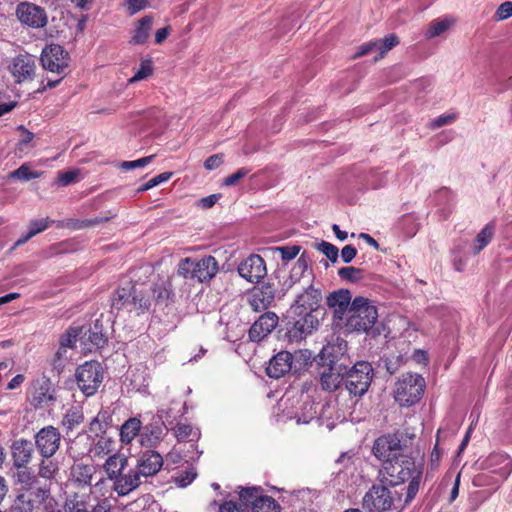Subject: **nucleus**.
Instances as JSON below:
<instances>
[{
    "mask_svg": "<svg viewBox=\"0 0 512 512\" xmlns=\"http://www.w3.org/2000/svg\"><path fill=\"white\" fill-rule=\"evenodd\" d=\"M320 292L313 286H309L303 293L299 294L295 300L297 308L303 309L300 314L306 311H313L319 303Z\"/></svg>",
    "mask_w": 512,
    "mask_h": 512,
    "instance_id": "7c9ffc66",
    "label": "nucleus"
},
{
    "mask_svg": "<svg viewBox=\"0 0 512 512\" xmlns=\"http://www.w3.org/2000/svg\"><path fill=\"white\" fill-rule=\"evenodd\" d=\"M63 512H90V494L73 492L65 497Z\"/></svg>",
    "mask_w": 512,
    "mask_h": 512,
    "instance_id": "bb28decb",
    "label": "nucleus"
},
{
    "mask_svg": "<svg viewBox=\"0 0 512 512\" xmlns=\"http://www.w3.org/2000/svg\"><path fill=\"white\" fill-rule=\"evenodd\" d=\"M392 492L384 485H373L363 497V507L369 512H384L394 502Z\"/></svg>",
    "mask_w": 512,
    "mask_h": 512,
    "instance_id": "9d476101",
    "label": "nucleus"
},
{
    "mask_svg": "<svg viewBox=\"0 0 512 512\" xmlns=\"http://www.w3.org/2000/svg\"><path fill=\"white\" fill-rule=\"evenodd\" d=\"M171 176H172L171 172L161 173V174L153 177L149 181H147L145 184H143V186L141 188H139L138 191H140V192L147 191L165 181H168L171 178Z\"/></svg>",
    "mask_w": 512,
    "mask_h": 512,
    "instance_id": "6e6d98bb",
    "label": "nucleus"
},
{
    "mask_svg": "<svg viewBox=\"0 0 512 512\" xmlns=\"http://www.w3.org/2000/svg\"><path fill=\"white\" fill-rule=\"evenodd\" d=\"M377 50L379 51V57L375 59L382 58L388 51L399 44V38L395 34H389L385 36L383 39L376 40Z\"/></svg>",
    "mask_w": 512,
    "mask_h": 512,
    "instance_id": "49530a36",
    "label": "nucleus"
},
{
    "mask_svg": "<svg viewBox=\"0 0 512 512\" xmlns=\"http://www.w3.org/2000/svg\"><path fill=\"white\" fill-rule=\"evenodd\" d=\"M272 250L276 253H279L283 261L288 262L298 255V253L300 252V247L297 245L282 246L274 247Z\"/></svg>",
    "mask_w": 512,
    "mask_h": 512,
    "instance_id": "603ef678",
    "label": "nucleus"
},
{
    "mask_svg": "<svg viewBox=\"0 0 512 512\" xmlns=\"http://www.w3.org/2000/svg\"><path fill=\"white\" fill-rule=\"evenodd\" d=\"M223 163V155L222 154H214L206 159L204 162V167L207 170H214L218 168Z\"/></svg>",
    "mask_w": 512,
    "mask_h": 512,
    "instance_id": "338daca9",
    "label": "nucleus"
},
{
    "mask_svg": "<svg viewBox=\"0 0 512 512\" xmlns=\"http://www.w3.org/2000/svg\"><path fill=\"white\" fill-rule=\"evenodd\" d=\"M83 333L82 327H72L67 332L62 335L60 339V348L58 349L56 356L61 358L63 353L66 352L67 348L76 347V342Z\"/></svg>",
    "mask_w": 512,
    "mask_h": 512,
    "instance_id": "c9c22d12",
    "label": "nucleus"
},
{
    "mask_svg": "<svg viewBox=\"0 0 512 512\" xmlns=\"http://www.w3.org/2000/svg\"><path fill=\"white\" fill-rule=\"evenodd\" d=\"M496 18L498 20H505L512 16V2L506 1L500 4V6L497 8Z\"/></svg>",
    "mask_w": 512,
    "mask_h": 512,
    "instance_id": "680f3d73",
    "label": "nucleus"
},
{
    "mask_svg": "<svg viewBox=\"0 0 512 512\" xmlns=\"http://www.w3.org/2000/svg\"><path fill=\"white\" fill-rule=\"evenodd\" d=\"M96 467L92 464L75 463L70 469L71 480L79 486H90Z\"/></svg>",
    "mask_w": 512,
    "mask_h": 512,
    "instance_id": "cd10ccee",
    "label": "nucleus"
},
{
    "mask_svg": "<svg viewBox=\"0 0 512 512\" xmlns=\"http://www.w3.org/2000/svg\"><path fill=\"white\" fill-rule=\"evenodd\" d=\"M318 250L322 252L331 262L335 263L338 259V248L326 241H322L317 246Z\"/></svg>",
    "mask_w": 512,
    "mask_h": 512,
    "instance_id": "5fc2aeb1",
    "label": "nucleus"
},
{
    "mask_svg": "<svg viewBox=\"0 0 512 512\" xmlns=\"http://www.w3.org/2000/svg\"><path fill=\"white\" fill-rule=\"evenodd\" d=\"M411 439L412 436L399 431L393 434L382 435L374 442L373 454L383 463L395 460L397 457L404 456L402 451L408 446V442Z\"/></svg>",
    "mask_w": 512,
    "mask_h": 512,
    "instance_id": "39448f33",
    "label": "nucleus"
},
{
    "mask_svg": "<svg viewBox=\"0 0 512 512\" xmlns=\"http://www.w3.org/2000/svg\"><path fill=\"white\" fill-rule=\"evenodd\" d=\"M33 445L27 439H18L12 443L11 455L16 468H24L32 460Z\"/></svg>",
    "mask_w": 512,
    "mask_h": 512,
    "instance_id": "a878e982",
    "label": "nucleus"
},
{
    "mask_svg": "<svg viewBox=\"0 0 512 512\" xmlns=\"http://www.w3.org/2000/svg\"><path fill=\"white\" fill-rule=\"evenodd\" d=\"M75 376L80 390L91 396L103 381V369L98 361H87L77 368Z\"/></svg>",
    "mask_w": 512,
    "mask_h": 512,
    "instance_id": "6e6552de",
    "label": "nucleus"
},
{
    "mask_svg": "<svg viewBox=\"0 0 512 512\" xmlns=\"http://www.w3.org/2000/svg\"><path fill=\"white\" fill-rule=\"evenodd\" d=\"M15 14L21 24L30 28H43L48 22L45 9L29 2L19 3Z\"/></svg>",
    "mask_w": 512,
    "mask_h": 512,
    "instance_id": "f8f14e48",
    "label": "nucleus"
},
{
    "mask_svg": "<svg viewBox=\"0 0 512 512\" xmlns=\"http://www.w3.org/2000/svg\"><path fill=\"white\" fill-rule=\"evenodd\" d=\"M79 171L78 170H70L66 172H61L58 174L57 177V183L61 186H68L72 182L75 181V179L78 176Z\"/></svg>",
    "mask_w": 512,
    "mask_h": 512,
    "instance_id": "bf43d9fd",
    "label": "nucleus"
},
{
    "mask_svg": "<svg viewBox=\"0 0 512 512\" xmlns=\"http://www.w3.org/2000/svg\"><path fill=\"white\" fill-rule=\"evenodd\" d=\"M239 497L247 508L249 505L252 506V512H279L277 502L270 496L260 495L259 488H243Z\"/></svg>",
    "mask_w": 512,
    "mask_h": 512,
    "instance_id": "ddd939ff",
    "label": "nucleus"
},
{
    "mask_svg": "<svg viewBox=\"0 0 512 512\" xmlns=\"http://www.w3.org/2000/svg\"><path fill=\"white\" fill-rule=\"evenodd\" d=\"M382 483L397 486L409 480L406 488L405 503L410 502L417 494L422 478V465L412 457L404 455L395 460L386 461L379 471Z\"/></svg>",
    "mask_w": 512,
    "mask_h": 512,
    "instance_id": "f257e3e1",
    "label": "nucleus"
},
{
    "mask_svg": "<svg viewBox=\"0 0 512 512\" xmlns=\"http://www.w3.org/2000/svg\"><path fill=\"white\" fill-rule=\"evenodd\" d=\"M29 400L35 408L43 407L54 400V388L51 380L45 376L34 380L29 389Z\"/></svg>",
    "mask_w": 512,
    "mask_h": 512,
    "instance_id": "f3484780",
    "label": "nucleus"
},
{
    "mask_svg": "<svg viewBox=\"0 0 512 512\" xmlns=\"http://www.w3.org/2000/svg\"><path fill=\"white\" fill-rule=\"evenodd\" d=\"M480 467L497 477L493 481L497 487L508 478L512 472V459L505 453H491L480 462Z\"/></svg>",
    "mask_w": 512,
    "mask_h": 512,
    "instance_id": "1a4fd4ad",
    "label": "nucleus"
},
{
    "mask_svg": "<svg viewBox=\"0 0 512 512\" xmlns=\"http://www.w3.org/2000/svg\"><path fill=\"white\" fill-rule=\"evenodd\" d=\"M153 73V68L150 60H143L140 64L139 69L135 72V74L128 79L129 84H133L135 82L144 80L148 78Z\"/></svg>",
    "mask_w": 512,
    "mask_h": 512,
    "instance_id": "de8ad7c7",
    "label": "nucleus"
},
{
    "mask_svg": "<svg viewBox=\"0 0 512 512\" xmlns=\"http://www.w3.org/2000/svg\"><path fill=\"white\" fill-rule=\"evenodd\" d=\"M61 435L53 426L40 429L35 435V445L44 458H51L59 449Z\"/></svg>",
    "mask_w": 512,
    "mask_h": 512,
    "instance_id": "4468645a",
    "label": "nucleus"
},
{
    "mask_svg": "<svg viewBox=\"0 0 512 512\" xmlns=\"http://www.w3.org/2000/svg\"><path fill=\"white\" fill-rule=\"evenodd\" d=\"M153 296L158 301H165L170 298L172 285L169 279H159L152 288Z\"/></svg>",
    "mask_w": 512,
    "mask_h": 512,
    "instance_id": "a19ab883",
    "label": "nucleus"
},
{
    "mask_svg": "<svg viewBox=\"0 0 512 512\" xmlns=\"http://www.w3.org/2000/svg\"><path fill=\"white\" fill-rule=\"evenodd\" d=\"M153 25L152 16H144L135 23V28L132 31L130 43L133 45L144 44L149 36Z\"/></svg>",
    "mask_w": 512,
    "mask_h": 512,
    "instance_id": "c756f323",
    "label": "nucleus"
},
{
    "mask_svg": "<svg viewBox=\"0 0 512 512\" xmlns=\"http://www.w3.org/2000/svg\"><path fill=\"white\" fill-rule=\"evenodd\" d=\"M218 272V263L213 256L199 260L182 259L178 265V273L186 279H195L201 283L211 280Z\"/></svg>",
    "mask_w": 512,
    "mask_h": 512,
    "instance_id": "423d86ee",
    "label": "nucleus"
},
{
    "mask_svg": "<svg viewBox=\"0 0 512 512\" xmlns=\"http://www.w3.org/2000/svg\"><path fill=\"white\" fill-rule=\"evenodd\" d=\"M111 305L113 309L126 310L140 315L149 309L150 301L144 295L141 286L128 283L114 292Z\"/></svg>",
    "mask_w": 512,
    "mask_h": 512,
    "instance_id": "7ed1b4c3",
    "label": "nucleus"
},
{
    "mask_svg": "<svg viewBox=\"0 0 512 512\" xmlns=\"http://www.w3.org/2000/svg\"><path fill=\"white\" fill-rule=\"evenodd\" d=\"M167 434V428L163 425L151 424L146 426L145 432L141 434V444L145 447H155Z\"/></svg>",
    "mask_w": 512,
    "mask_h": 512,
    "instance_id": "2f4dec72",
    "label": "nucleus"
},
{
    "mask_svg": "<svg viewBox=\"0 0 512 512\" xmlns=\"http://www.w3.org/2000/svg\"><path fill=\"white\" fill-rule=\"evenodd\" d=\"M141 429V421L132 417L126 420L120 428V440L123 443H131L132 440L139 434Z\"/></svg>",
    "mask_w": 512,
    "mask_h": 512,
    "instance_id": "f704fd0d",
    "label": "nucleus"
},
{
    "mask_svg": "<svg viewBox=\"0 0 512 512\" xmlns=\"http://www.w3.org/2000/svg\"><path fill=\"white\" fill-rule=\"evenodd\" d=\"M346 367L337 361L323 365L319 372L321 388L328 392L337 390L344 380Z\"/></svg>",
    "mask_w": 512,
    "mask_h": 512,
    "instance_id": "2eb2a0df",
    "label": "nucleus"
},
{
    "mask_svg": "<svg viewBox=\"0 0 512 512\" xmlns=\"http://www.w3.org/2000/svg\"><path fill=\"white\" fill-rule=\"evenodd\" d=\"M130 15H134L147 6V0H124Z\"/></svg>",
    "mask_w": 512,
    "mask_h": 512,
    "instance_id": "052dcab7",
    "label": "nucleus"
},
{
    "mask_svg": "<svg viewBox=\"0 0 512 512\" xmlns=\"http://www.w3.org/2000/svg\"><path fill=\"white\" fill-rule=\"evenodd\" d=\"M377 319L376 307L368 299L356 297L349 308L345 328L348 332L367 333Z\"/></svg>",
    "mask_w": 512,
    "mask_h": 512,
    "instance_id": "f03ea898",
    "label": "nucleus"
},
{
    "mask_svg": "<svg viewBox=\"0 0 512 512\" xmlns=\"http://www.w3.org/2000/svg\"><path fill=\"white\" fill-rule=\"evenodd\" d=\"M275 292L270 285L254 288L249 295V304L255 312L266 310L274 302Z\"/></svg>",
    "mask_w": 512,
    "mask_h": 512,
    "instance_id": "393cba45",
    "label": "nucleus"
},
{
    "mask_svg": "<svg viewBox=\"0 0 512 512\" xmlns=\"http://www.w3.org/2000/svg\"><path fill=\"white\" fill-rule=\"evenodd\" d=\"M238 273L247 281L257 283L267 274L265 261L259 255H250L239 264Z\"/></svg>",
    "mask_w": 512,
    "mask_h": 512,
    "instance_id": "dca6fc26",
    "label": "nucleus"
},
{
    "mask_svg": "<svg viewBox=\"0 0 512 512\" xmlns=\"http://www.w3.org/2000/svg\"><path fill=\"white\" fill-rule=\"evenodd\" d=\"M311 312H304V317L294 323L293 329L290 332L294 333L295 337L310 334L319 325L318 319Z\"/></svg>",
    "mask_w": 512,
    "mask_h": 512,
    "instance_id": "473e14b6",
    "label": "nucleus"
},
{
    "mask_svg": "<svg viewBox=\"0 0 512 512\" xmlns=\"http://www.w3.org/2000/svg\"><path fill=\"white\" fill-rule=\"evenodd\" d=\"M197 473L194 468H188L185 471H180L173 477L175 484L178 487L185 488L190 485L196 478Z\"/></svg>",
    "mask_w": 512,
    "mask_h": 512,
    "instance_id": "09e8293b",
    "label": "nucleus"
},
{
    "mask_svg": "<svg viewBox=\"0 0 512 512\" xmlns=\"http://www.w3.org/2000/svg\"><path fill=\"white\" fill-rule=\"evenodd\" d=\"M88 340L91 344V347L88 349L91 350L94 348H102L107 341L106 336L102 332L101 325L98 324V321L94 324V327L88 330Z\"/></svg>",
    "mask_w": 512,
    "mask_h": 512,
    "instance_id": "79ce46f5",
    "label": "nucleus"
},
{
    "mask_svg": "<svg viewBox=\"0 0 512 512\" xmlns=\"http://www.w3.org/2000/svg\"><path fill=\"white\" fill-rule=\"evenodd\" d=\"M114 442L112 439L101 436L90 448V454L93 458H103L111 455L114 451Z\"/></svg>",
    "mask_w": 512,
    "mask_h": 512,
    "instance_id": "e433bc0d",
    "label": "nucleus"
},
{
    "mask_svg": "<svg viewBox=\"0 0 512 512\" xmlns=\"http://www.w3.org/2000/svg\"><path fill=\"white\" fill-rule=\"evenodd\" d=\"M59 472L58 462L45 458L38 465V476L45 480H53Z\"/></svg>",
    "mask_w": 512,
    "mask_h": 512,
    "instance_id": "58836bf2",
    "label": "nucleus"
},
{
    "mask_svg": "<svg viewBox=\"0 0 512 512\" xmlns=\"http://www.w3.org/2000/svg\"><path fill=\"white\" fill-rule=\"evenodd\" d=\"M357 255V249L352 245H346L341 250V258L344 263H350Z\"/></svg>",
    "mask_w": 512,
    "mask_h": 512,
    "instance_id": "774afa93",
    "label": "nucleus"
},
{
    "mask_svg": "<svg viewBox=\"0 0 512 512\" xmlns=\"http://www.w3.org/2000/svg\"><path fill=\"white\" fill-rule=\"evenodd\" d=\"M52 222L53 221L50 220L49 218L30 221L28 225V232L30 233V236L34 237L35 235L45 231Z\"/></svg>",
    "mask_w": 512,
    "mask_h": 512,
    "instance_id": "864d4df0",
    "label": "nucleus"
},
{
    "mask_svg": "<svg viewBox=\"0 0 512 512\" xmlns=\"http://www.w3.org/2000/svg\"><path fill=\"white\" fill-rule=\"evenodd\" d=\"M455 23L452 18H438L429 23L425 31L426 39H433L435 37L443 35L447 32Z\"/></svg>",
    "mask_w": 512,
    "mask_h": 512,
    "instance_id": "72a5a7b5",
    "label": "nucleus"
},
{
    "mask_svg": "<svg viewBox=\"0 0 512 512\" xmlns=\"http://www.w3.org/2000/svg\"><path fill=\"white\" fill-rule=\"evenodd\" d=\"M218 512H249V509L244 502L226 501L220 505Z\"/></svg>",
    "mask_w": 512,
    "mask_h": 512,
    "instance_id": "13d9d810",
    "label": "nucleus"
},
{
    "mask_svg": "<svg viewBox=\"0 0 512 512\" xmlns=\"http://www.w3.org/2000/svg\"><path fill=\"white\" fill-rule=\"evenodd\" d=\"M174 436L177 438L178 441H184L187 439H193L194 437H197V433L194 432L191 425L178 423L175 428L173 429Z\"/></svg>",
    "mask_w": 512,
    "mask_h": 512,
    "instance_id": "8fccbe9b",
    "label": "nucleus"
},
{
    "mask_svg": "<svg viewBox=\"0 0 512 512\" xmlns=\"http://www.w3.org/2000/svg\"><path fill=\"white\" fill-rule=\"evenodd\" d=\"M345 386L350 394L362 396L367 391L373 378V368L369 362H357L345 373Z\"/></svg>",
    "mask_w": 512,
    "mask_h": 512,
    "instance_id": "0eeeda50",
    "label": "nucleus"
},
{
    "mask_svg": "<svg viewBox=\"0 0 512 512\" xmlns=\"http://www.w3.org/2000/svg\"><path fill=\"white\" fill-rule=\"evenodd\" d=\"M40 60L45 70L61 74L68 67L69 55L62 46L51 44L42 50Z\"/></svg>",
    "mask_w": 512,
    "mask_h": 512,
    "instance_id": "9b49d317",
    "label": "nucleus"
},
{
    "mask_svg": "<svg viewBox=\"0 0 512 512\" xmlns=\"http://www.w3.org/2000/svg\"><path fill=\"white\" fill-rule=\"evenodd\" d=\"M351 293L348 290L340 289L327 297V304L333 310L334 317L343 320L345 314L349 313L351 306Z\"/></svg>",
    "mask_w": 512,
    "mask_h": 512,
    "instance_id": "5701e85b",
    "label": "nucleus"
},
{
    "mask_svg": "<svg viewBox=\"0 0 512 512\" xmlns=\"http://www.w3.org/2000/svg\"><path fill=\"white\" fill-rule=\"evenodd\" d=\"M31 492L27 494L32 500L33 504L37 503L42 506L44 512H56L58 503L56 499L51 495L50 484H44L42 486H34L30 489Z\"/></svg>",
    "mask_w": 512,
    "mask_h": 512,
    "instance_id": "b1692460",
    "label": "nucleus"
},
{
    "mask_svg": "<svg viewBox=\"0 0 512 512\" xmlns=\"http://www.w3.org/2000/svg\"><path fill=\"white\" fill-rule=\"evenodd\" d=\"M293 355L288 351H281L269 361L266 368L267 375L271 378H280L292 369Z\"/></svg>",
    "mask_w": 512,
    "mask_h": 512,
    "instance_id": "aec40b11",
    "label": "nucleus"
},
{
    "mask_svg": "<svg viewBox=\"0 0 512 512\" xmlns=\"http://www.w3.org/2000/svg\"><path fill=\"white\" fill-rule=\"evenodd\" d=\"M249 173V170L246 168H240L235 173L227 176L223 184L226 186L235 185L240 179L244 178Z\"/></svg>",
    "mask_w": 512,
    "mask_h": 512,
    "instance_id": "e2e57ef3",
    "label": "nucleus"
},
{
    "mask_svg": "<svg viewBox=\"0 0 512 512\" xmlns=\"http://www.w3.org/2000/svg\"><path fill=\"white\" fill-rule=\"evenodd\" d=\"M493 237V227L490 225L485 226L476 236L475 245L473 247L474 254H478L484 247H486Z\"/></svg>",
    "mask_w": 512,
    "mask_h": 512,
    "instance_id": "c03bdc74",
    "label": "nucleus"
},
{
    "mask_svg": "<svg viewBox=\"0 0 512 512\" xmlns=\"http://www.w3.org/2000/svg\"><path fill=\"white\" fill-rule=\"evenodd\" d=\"M82 421H83V415L77 409H69L63 418V424L68 429H73L75 426L79 425Z\"/></svg>",
    "mask_w": 512,
    "mask_h": 512,
    "instance_id": "3c124183",
    "label": "nucleus"
},
{
    "mask_svg": "<svg viewBox=\"0 0 512 512\" xmlns=\"http://www.w3.org/2000/svg\"><path fill=\"white\" fill-rule=\"evenodd\" d=\"M128 465V458L121 453H113L108 456L103 464V469L109 480L114 481Z\"/></svg>",
    "mask_w": 512,
    "mask_h": 512,
    "instance_id": "c85d7f7f",
    "label": "nucleus"
},
{
    "mask_svg": "<svg viewBox=\"0 0 512 512\" xmlns=\"http://www.w3.org/2000/svg\"><path fill=\"white\" fill-rule=\"evenodd\" d=\"M90 512H112V504L106 498L99 500L95 505H90Z\"/></svg>",
    "mask_w": 512,
    "mask_h": 512,
    "instance_id": "69168bd1",
    "label": "nucleus"
},
{
    "mask_svg": "<svg viewBox=\"0 0 512 512\" xmlns=\"http://www.w3.org/2000/svg\"><path fill=\"white\" fill-rule=\"evenodd\" d=\"M15 473V483L22 486L25 490L32 489L37 483V476L26 466L24 468H17Z\"/></svg>",
    "mask_w": 512,
    "mask_h": 512,
    "instance_id": "4c0bfd02",
    "label": "nucleus"
},
{
    "mask_svg": "<svg viewBox=\"0 0 512 512\" xmlns=\"http://www.w3.org/2000/svg\"><path fill=\"white\" fill-rule=\"evenodd\" d=\"M142 483L141 476L137 473L135 468L130 469L127 473H121L113 481V490L118 496L128 495L133 490L137 489Z\"/></svg>",
    "mask_w": 512,
    "mask_h": 512,
    "instance_id": "412c9836",
    "label": "nucleus"
},
{
    "mask_svg": "<svg viewBox=\"0 0 512 512\" xmlns=\"http://www.w3.org/2000/svg\"><path fill=\"white\" fill-rule=\"evenodd\" d=\"M42 172L32 171L27 164H22L18 169L9 174L10 178L21 181H29L41 177Z\"/></svg>",
    "mask_w": 512,
    "mask_h": 512,
    "instance_id": "a18cd8bd",
    "label": "nucleus"
},
{
    "mask_svg": "<svg viewBox=\"0 0 512 512\" xmlns=\"http://www.w3.org/2000/svg\"><path fill=\"white\" fill-rule=\"evenodd\" d=\"M455 118L454 114L441 115L431 122L430 127L432 129L440 128L444 125L453 123Z\"/></svg>",
    "mask_w": 512,
    "mask_h": 512,
    "instance_id": "0e129e2a",
    "label": "nucleus"
},
{
    "mask_svg": "<svg viewBox=\"0 0 512 512\" xmlns=\"http://www.w3.org/2000/svg\"><path fill=\"white\" fill-rule=\"evenodd\" d=\"M35 68V60L31 56L20 55L14 58L11 65V73L16 78V81L21 83L33 79Z\"/></svg>",
    "mask_w": 512,
    "mask_h": 512,
    "instance_id": "4be33fe9",
    "label": "nucleus"
},
{
    "mask_svg": "<svg viewBox=\"0 0 512 512\" xmlns=\"http://www.w3.org/2000/svg\"><path fill=\"white\" fill-rule=\"evenodd\" d=\"M33 500L25 493L18 494L11 506V512H33Z\"/></svg>",
    "mask_w": 512,
    "mask_h": 512,
    "instance_id": "37998d69",
    "label": "nucleus"
},
{
    "mask_svg": "<svg viewBox=\"0 0 512 512\" xmlns=\"http://www.w3.org/2000/svg\"><path fill=\"white\" fill-rule=\"evenodd\" d=\"M162 466V456L156 451L147 450L139 456L135 470L141 476V478L146 479L156 475Z\"/></svg>",
    "mask_w": 512,
    "mask_h": 512,
    "instance_id": "a211bd4d",
    "label": "nucleus"
},
{
    "mask_svg": "<svg viewBox=\"0 0 512 512\" xmlns=\"http://www.w3.org/2000/svg\"><path fill=\"white\" fill-rule=\"evenodd\" d=\"M338 275L341 279L350 283H359L366 278L365 270L353 266L342 267L338 270Z\"/></svg>",
    "mask_w": 512,
    "mask_h": 512,
    "instance_id": "ea45409f",
    "label": "nucleus"
},
{
    "mask_svg": "<svg viewBox=\"0 0 512 512\" xmlns=\"http://www.w3.org/2000/svg\"><path fill=\"white\" fill-rule=\"evenodd\" d=\"M278 316L273 312H266L261 315L249 329L251 341L260 342L267 337L277 326Z\"/></svg>",
    "mask_w": 512,
    "mask_h": 512,
    "instance_id": "6ab92c4d",
    "label": "nucleus"
},
{
    "mask_svg": "<svg viewBox=\"0 0 512 512\" xmlns=\"http://www.w3.org/2000/svg\"><path fill=\"white\" fill-rule=\"evenodd\" d=\"M154 158V155L146 156L134 161H124L120 164V167L123 170H132L140 167H144L151 163L152 159Z\"/></svg>",
    "mask_w": 512,
    "mask_h": 512,
    "instance_id": "4d7b16f0",
    "label": "nucleus"
},
{
    "mask_svg": "<svg viewBox=\"0 0 512 512\" xmlns=\"http://www.w3.org/2000/svg\"><path fill=\"white\" fill-rule=\"evenodd\" d=\"M424 389L425 380L421 375L406 373L395 384L394 399L401 406L409 407L420 401Z\"/></svg>",
    "mask_w": 512,
    "mask_h": 512,
    "instance_id": "20e7f679",
    "label": "nucleus"
}]
</instances>
